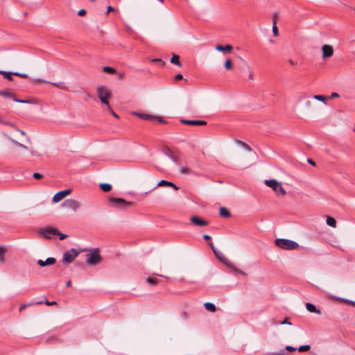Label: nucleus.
I'll return each mask as SVG.
<instances>
[{"label":"nucleus","mask_w":355,"mask_h":355,"mask_svg":"<svg viewBox=\"0 0 355 355\" xmlns=\"http://www.w3.org/2000/svg\"><path fill=\"white\" fill-rule=\"evenodd\" d=\"M265 184L270 187L278 196L283 197L286 194L285 189L283 188L282 184L276 180H266Z\"/></svg>","instance_id":"3"},{"label":"nucleus","mask_w":355,"mask_h":355,"mask_svg":"<svg viewBox=\"0 0 355 355\" xmlns=\"http://www.w3.org/2000/svg\"><path fill=\"white\" fill-rule=\"evenodd\" d=\"M56 262V260L55 258L53 257H49L46 259V261H43V260H38L37 261V263L39 264L40 266L41 267H44L47 265H53Z\"/></svg>","instance_id":"15"},{"label":"nucleus","mask_w":355,"mask_h":355,"mask_svg":"<svg viewBox=\"0 0 355 355\" xmlns=\"http://www.w3.org/2000/svg\"><path fill=\"white\" fill-rule=\"evenodd\" d=\"M279 14L277 12H273L272 13V22L276 21L278 18Z\"/></svg>","instance_id":"50"},{"label":"nucleus","mask_w":355,"mask_h":355,"mask_svg":"<svg viewBox=\"0 0 355 355\" xmlns=\"http://www.w3.org/2000/svg\"><path fill=\"white\" fill-rule=\"evenodd\" d=\"M6 252V248L3 245H0V262L4 261V256Z\"/></svg>","instance_id":"27"},{"label":"nucleus","mask_w":355,"mask_h":355,"mask_svg":"<svg viewBox=\"0 0 355 355\" xmlns=\"http://www.w3.org/2000/svg\"><path fill=\"white\" fill-rule=\"evenodd\" d=\"M275 243L278 248L288 250H295L299 247L297 242L286 239H277Z\"/></svg>","instance_id":"1"},{"label":"nucleus","mask_w":355,"mask_h":355,"mask_svg":"<svg viewBox=\"0 0 355 355\" xmlns=\"http://www.w3.org/2000/svg\"><path fill=\"white\" fill-rule=\"evenodd\" d=\"M269 355H285V352L284 349H281L278 352H272Z\"/></svg>","instance_id":"44"},{"label":"nucleus","mask_w":355,"mask_h":355,"mask_svg":"<svg viewBox=\"0 0 355 355\" xmlns=\"http://www.w3.org/2000/svg\"><path fill=\"white\" fill-rule=\"evenodd\" d=\"M157 186L158 187H162V186L171 187L173 188L176 191L179 189V188L175 184H173V182H169V181H166V180H164L159 181L158 182V184H157Z\"/></svg>","instance_id":"18"},{"label":"nucleus","mask_w":355,"mask_h":355,"mask_svg":"<svg viewBox=\"0 0 355 355\" xmlns=\"http://www.w3.org/2000/svg\"><path fill=\"white\" fill-rule=\"evenodd\" d=\"M272 33L275 36H277L279 35L278 28L277 26L276 21H273Z\"/></svg>","instance_id":"37"},{"label":"nucleus","mask_w":355,"mask_h":355,"mask_svg":"<svg viewBox=\"0 0 355 355\" xmlns=\"http://www.w3.org/2000/svg\"><path fill=\"white\" fill-rule=\"evenodd\" d=\"M306 308L311 313H315L318 314L321 313V311L319 309H318L314 304L310 302H307L306 304Z\"/></svg>","instance_id":"19"},{"label":"nucleus","mask_w":355,"mask_h":355,"mask_svg":"<svg viewBox=\"0 0 355 355\" xmlns=\"http://www.w3.org/2000/svg\"><path fill=\"white\" fill-rule=\"evenodd\" d=\"M230 268H232L236 272H238L240 274H243V275L245 274V272L243 270L234 267V266L233 264H232V267H230Z\"/></svg>","instance_id":"45"},{"label":"nucleus","mask_w":355,"mask_h":355,"mask_svg":"<svg viewBox=\"0 0 355 355\" xmlns=\"http://www.w3.org/2000/svg\"><path fill=\"white\" fill-rule=\"evenodd\" d=\"M108 201L112 205L113 207L119 209H122L125 208V207L133 205L132 202H128L120 198L110 197L108 198Z\"/></svg>","instance_id":"5"},{"label":"nucleus","mask_w":355,"mask_h":355,"mask_svg":"<svg viewBox=\"0 0 355 355\" xmlns=\"http://www.w3.org/2000/svg\"><path fill=\"white\" fill-rule=\"evenodd\" d=\"M0 74L3 75L5 78H6L7 80H8L10 81H12L13 80L12 77V75H13V73L6 72L4 71H0Z\"/></svg>","instance_id":"28"},{"label":"nucleus","mask_w":355,"mask_h":355,"mask_svg":"<svg viewBox=\"0 0 355 355\" xmlns=\"http://www.w3.org/2000/svg\"><path fill=\"white\" fill-rule=\"evenodd\" d=\"M43 303H44L47 306L55 305L57 304V302L55 301L49 302L46 298H45V301L43 302Z\"/></svg>","instance_id":"42"},{"label":"nucleus","mask_w":355,"mask_h":355,"mask_svg":"<svg viewBox=\"0 0 355 355\" xmlns=\"http://www.w3.org/2000/svg\"><path fill=\"white\" fill-rule=\"evenodd\" d=\"M203 239H204L205 240L208 241V240H209V239H211V237H210V236H209L208 234H205V235L203 236Z\"/></svg>","instance_id":"57"},{"label":"nucleus","mask_w":355,"mask_h":355,"mask_svg":"<svg viewBox=\"0 0 355 355\" xmlns=\"http://www.w3.org/2000/svg\"><path fill=\"white\" fill-rule=\"evenodd\" d=\"M289 62H290L291 64H295V63H294V62H293V61H292V60H290V61H289Z\"/></svg>","instance_id":"63"},{"label":"nucleus","mask_w":355,"mask_h":355,"mask_svg":"<svg viewBox=\"0 0 355 355\" xmlns=\"http://www.w3.org/2000/svg\"><path fill=\"white\" fill-rule=\"evenodd\" d=\"M179 59H180L179 55H173L172 56V58H171V62L172 64H174L178 66V67H181L182 64H181V62H180Z\"/></svg>","instance_id":"24"},{"label":"nucleus","mask_w":355,"mask_h":355,"mask_svg":"<svg viewBox=\"0 0 355 355\" xmlns=\"http://www.w3.org/2000/svg\"><path fill=\"white\" fill-rule=\"evenodd\" d=\"M224 67L227 70H231L232 69V60L229 58L227 59L225 62Z\"/></svg>","instance_id":"33"},{"label":"nucleus","mask_w":355,"mask_h":355,"mask_svg":"<svg viewBox=\"0 0 355 355\" xmlns=\"http://www.w3.org/2000/svg\"><path fill=\"white\" fill-rule=\"evenodd\" d=\"M119 76L121 78H123L125 77V73L123 72L120 73Z\"/></svg>","instance_id":"61"},{"label":"nucleus","mask_w":355,"mask_h":355,"mask_svg":"<svg viewBox=\"0 0 355 355\" xmlns=\"http://www.w3.org/2000/svg\"><path fill=\"white\" fill-rule=\"evenodd\" d=\"M328 296H329V298H330V299L336 300L339 301V302H345V303L350 304H352L353 306H355V302H354V301H351V300L345 299V298L337 297V296L333 295L331 294H329Z\"/></svg>","instance_id":"16"},{"label":"nucleus","mask_w":355,"mask_h":355,"mask_svg":"<svg viewBox=\"0 0 355 355\" xmlns=\"http://www.w3.org/2000/svg\"><path fill=\"white\" fill-rule=\"evenodd\" d=\"M103 71L105 72V73H110V74H112V73H116V70L115 69L111 67H109V66H105L103 68Z\"/></svg>","instance_id":"30"},{"label":"nucleus","mask_w":355,"mask_h":355,"mask_svg":"<svg viewBox=\"0 0 355 355\" xmlns=\"http://www.w3.org/2000/svg\"><path fill=\"white\" fill-rule=\"evenodd\" d=\"M106 110H108L114 117L119 118V116L113 111V110L111 108L110 106V109H106Z\"/></svg>","instance_id":"51"},{"label":"nucleus","mask_w":355,"mask_h":355,"mask_svg":"<svg viewBox=\"0 0 355 355\" xmlns=\"http://www.w3.org/2000/svg\"><path fill=\"white\" fill-rule=\"evenodd\" d=\"M53 86L63 89V90H67V87L66 86L65 83L63 82H58V83H51Z\"/></svg>","instance_id":"26"},{"label":"nucleus","mask_w":355,"mask_h":355,"mask_svg":"<svg viewBox=\"0 0 355 355\" xmlns=\"http://www.w3.org/2000/svg\"><path fill=\"white\" fill-rule=\"evenodd\" d=\"M191 222L196 225V226H198V227H202V226H206L209 224V222L207 220H205L198 216H192L191 218Z\"/></svg>","instance_id":"12"},{"label":"nucleus","mask_w":355,"mask_h":355,"mask_svg":"<svg viewBox=\"0 0 355 355\" xmlns=\"http://www.w3.org/2000/svg\"><path fill=\"white\" fill-rule=\"evenodd\" d=\"M322 58L324 59L330 58L334 54V49L333 46L329 44H324L322 47Z\"/></svg>","instance_id":"11"},{"label":"nucleus","mask_w":355,"mask_h":355,"mask_svg":"<svg viewBox=\"0 0 355 355\" xmlns=\"http://www.w3.org/2000/svg\"><path fill=\"white\" fill-rule=\"evenodd\" d=\"M338 97H339V94L338 93H336V92L331 93V98H338Z\"/></svg>","instance_id":"54"},{"label":"nucleus","mask_w":355,"mask_h":355,"mask_svg":"<svg viewBox=\"0 0 355 355\" xmlns=\"http://www.w3.org/2000/svg\"><path fill=\"white\" fill-rule=\"evenodd\" d=\"M14 101L15 102H17V103H29V101H26V100H20V99H18L17 98V97L15 96V98H14Z\"/></svg>","instance_id":"46"},{"label":"nucleus","mask_w":355,"mask_h":355,"mask_svg":"<svg viewBox=\"0 0 355 355\" xmlns=\"http://www.w3.org/2000/svg\"><path fill=\"white\" fill-rule=\"evenodd\" d=\"M62 206L66 209H71L73 211H76L78 209H80L81 204L76 200L67 199L63 202Z\"/></svg>","instance_id":"7"},{"label":"nucleus","mask_w":355,"mask_h":355,"mask_svg":"<svg viewBox=\"0 0 355 355\" xmlns=\"http://www.w3.org/2000/svg\"><path fill=\"white\" fill-rule=\"evenodd\" d=\"M0 96H3L4 98H10L13 101L15 97V94L8 89L3 90V91L0 90Z\"/></svg>","instance_id":"17"},{"label":"nucleus","mask_w":355,"mask_h":355,"mask_svg":"<svg viewBox=\"0 0 355 355\" xmlns=\"http://www.w3.org/2000/svg\"><path fill=\"white\" fill-rule=\"evenodd\" d=\"M175 80H182L183 79V76L181 73H178L175 76Z\"/></svg>","instance_id":"53"},{"label":"nucleus","mask_w":355,"mask_h":355,"mask_svg":"<svg viewBox=\"0 0 355 355\" xmlns=\"http://www.w3.org/2000/svg\"><path fill=\"white\" fill-rule=\"evenodd\" d=\"M285 349L288 351V352H294L295 350H297V348L296 347H293L292 346H290V345H287L286 346Z\"/></svg>","instance_id":"47"},{"label":"nucleus","mask_w":355,"mask_h":355,"mask_svg":"<svg viewBox=\"0 0 355 355\" xmlns=\"http://www.w3.org/2000/svg\"><path fill=\"white\" fill-rule=\"evenodd\" d=\"M220 215L224 218H229L230 216V212L225 207L220 208Z\"/></svg>","instance_id":"22"},{"label":"nucleus","mask_w":355,"mask_h":355,"mask_svg":"<svg viewBox=\"0 0 355 355\" xmlns=\"http://www.w3.org/2000/svg\"><path fill=\"white\" fill-rule=\"evenodd\" d=\"M180 172L182 174H190L191 173V170L187 166H182L180 167Z\"/></svg>","instance_id":"34"},{"label":"nucleus","mask_w":355,"mask_h":355,"mask_svg":"<svg viewBox=\"0 0 355 355\" xmlns=\"http://www.w3.org/2000/svg\"><path fill=\"white\" fill-rule=\"evenodd\" d=\"M311 348L310 345H302L300 347L297 348V350L299 352H306L309 350Z\"/></svg>","instance_id":"36"},{"label":"nucleus","mask_w":355,"mask_h":355,"mask_svg":"<svg viewBox=\"0 0 355 355\" xmlns=\"http://www.w3.org/2000/svg\"><path fill=\"white\" fill-rule=\"evenodd\" d=\"M97 93L101 102L105 105L106 109H110L109 99L111 96L110 91L101 85L97 87Z\"/></svg>","instance_id":"2"},{"label":"nucleus","mask_w":355,"mask_h":355,"mask_svg":"<svg viewBox=\"0 0 355 355\" xmlns=\"http://www.w3.org/2000/svg\"><path fill=\"white\" fill-rule=\"evenodd\" d=\"M160 3H164V0H158Z\"/></svg>","instance_id":"64"},{"label":"nucleus","mask_w":355,"mask_h":355,"mask_svg":"<svg viewBox=\"0 0 355 355\" xmlns=\"http://www.w3.org/2000/svg\"><path fill=\"white\" fill-rule=\"evenodd\" d=\"M204 306L206 310H207L208 311L214 313L216 311V306L211 302H205L204 304Z\"/></svg>","instance_id":"21"},{"label":"nucleus","mask_w":355,"mask_h":355,"mask_svg":"<svg viewBox=\"0 0 355 355\" xmlns=\"http://www.w3.org/2000/svg\"><path fill=\"white\" fill-rule=\"evenodd\" d=\"M146 282L148 284H151V285H156L158 284L159 282V280L157 278H154V277H147L146 278Z\"/></svg>","instance_id":"31"},{"label":"nucleus","mask_w":355,"mask_h":355,"mask_svg":"<svg viewBox=\"0 0 355 355\" xmlns=\"http://www.w3.org/2000/svg\"><path fill=\"white\" fill-rule=\"evenodd\" d=\"M180 122L183 124L191 125H205L207 124V121H202V120L181 119Z\"/></svg>","instance_id":"13"},{"label":"nucleus","mask_w":355,"mask_h":355,"mask_svg":"<svg viewBox=\"0 0 355 355\" xmlns=\"http://www.w3.org/2000/svg\"><path fill=\"white\" fill-rule=\"evenodd\" d=\"M71 192V189H66L61 191L58 192L53 197V202H58L67 196L69 195Z\"/></svg>","instance_id":"10"},{"label":"nucleus","mask_w":355,"mask_h":355,"mask_svg":"<svg viewBox=\"0 0 355 355\" xmlns=\"http://www.w3.org/2000/svg\"><path fill=\"white\" fill-rule=\"evenodd\" d=\"M33 177L35 179L40 180L43 178V175L39 173H34L33 175Z\"/></svg>","instance_id":"43"},{"label":"nucleus","mask_w":355,"mask_h":355,"mask_svg":"<svg viewBox=\"0 0 355 355\" xmlns=\"http://www.w3.org/2000/svg\"><path fill=\"white\" fill-rule=\"evenodd\" d=\"M313 98L318 101H322V102H324L325 103V101H326V98L325 96H322V95H315L313 96Z\"/></svg>","instance_id":"38"},{"label":"nucleus","mask_w":355,"mask_h":355,"mask_svg":"<svg viewBox=\"0 0 355 355\" xmlns=\"http://www.w3.org/2000/svg\"><path fill=\"white\" fill-rule=\"evenodd\" d=\"M236 142H237V144L241 145L242 147H243L247 150L252 151V148L248 144H247L246 143H245V142H243L242 141H240V140H238Z\"/></svg>","instance_id":"32"},{"label":"nucleus","mask_w":355,"mask_h":355,"mask_svg":"<svg viewBox=\"0 0 355 355\" xmlns=\"http://www.w3.org/2000/svg\"><path fill=\"white\" fill-rule=\"evenodd\" d=\"M34 82L37 83H46V80H42V79H37V80H35Z\"/></svg>","instance_id":"55"},{"label":"nucleus","mask_w":355,"mask_h":355,"mask_svg":"<svg viewBox=\"0 0 355 355\" xmlns=\"http://www.w3.org/2000/svg\"><path fill=\"white\" fill-rule=\"evenodd\" d=\"M12 143L14 145L17 146H19V147H21V148H24V149H27V148H28L26 146H24V145H23V144H21L19 143L18 141H15V140H14V139H12Z\"/></svg>","instance_id":"39"},{"label":"nucleus","mask_w":355,"mask_h":355,"mask_svg":"<svg viewBox=\"0 0 355 355\" xmlns=\"http://www.w3.org/2000/svg\"><path fill=\"white\" fill-rule=\"evenodd\" d=\"M71 281H68V282H67V283H66V286H71Z\"/></svg>","instance_id":"62"},{"label":"nucleus","mask_w":355,"mask_h":355,"mask_svg":"<svg viewBox=\"0 0 355 355\" xmlns=\"http://www.w3.org/2000/svg\"><path fill=\"white\" fill-rule=\"evenodd\" d=\"M249 78L251 79L252 80H254V76H253V73L252 72H250V74H249Z\"/></svg>","instance_id":"59"},{"label":"nucleus","mask_w":355,"mask_h":355,"mask_svg":"<svg viewBox=\"0 0 355 355\" xmlns=\"http://www.w3.org/2000/svg\"><path fill=\"white\" fill-rule=\"evenodd\" d=\"M99 186L104 192H108L112 189V185L108 183H101Z\"/></svg>","instance_id":"25"},{"label":"nucleus","mask_w":355,"mask_h":355,"mask_svg":"<svg viewBox=\"0 0 355 355\" xmlns=\"http://www.w3.org/2000/svg\"><path fill=\"white\" fill-rule=\"evenodd\" d=\"M102 261L101 257L99 255V250L95 248L86 256V262L89 266H94L99 264Z\"/></svg>","instance_id":"4"},{"label":"nucleus","mask_w":355,"mask_h":355,"mask_svg":"<svg viewBox=\"0 0 355 355\" xmlns=\"http://www.w3.org/2000/svg\"><path fill=\"white\" fill-rule=\"evenodd\" d=\"M326 223L329 226H331L332 227H336V221L335 218H334L333 217L327 216Z\"/></svg>","instance_id":"23"},{"label":"nucleus","mask_w":355,"mask_h":355,"mask_svg":"<svg viewBox=\"0 0 355 355\" xmlns=\"http://www.w3.org/2000/svg\"><path fill=\"white\" fill-rule=\"evenodd\" d=\"M13 75L17 76H19V77H21L24 78H26L28 77V75L26 73H19V72H14Z\"/></svg>","instance_id":"40"},{"label":"nucleus","mask_w":355,"mask_h":355,"mask_svg":"<svg viewBox=\"0 0 355 355\" xmlns=\"http://www.w3.org/2000/svg\"><path fill=\"white\" fill-rule=\"evenodd\" d=\"M83 250H77L74 248L66 252L63 255L62 262L64 263H71Z\"/></svg>","instance_id":"6"},{"label":"nucleus","mask_w":355,"mask_h":355,"mask_svg":"<svg viewBox=\"0 0 355 355\" xmlns=\"http://www.w3.org/2000/svg\"><path fill=\"white\" fill-rule=\"evenodd\" d=\"M56 235H58L59 236V239L60 240H63L64 239H66L67 237V234H64L62 233H60L58 232V234H57Z\"/></svg>","instance_id":"48"},{"label":"nucleus","mask_w":355,"mask_h":355,"mask_svg":"<svg viewBox=\"0 0 355 355\" xmlns=\"http://www.w3.org/2000/svg\"><path fill=\"white\" fill-rule=\"evenodd\" d=\"M152 62L159 63L161 65H164V64H165V62L159 58H154L152 60Z\"/></svg>","instance_id":"41"},{"label":"nucleus","mask_w":355,"mask_h":355,"mask_svg":"<svg viewBox=\"0 0 355 355\" xmlns=\"http://www.w3.org/2000/svg\"><path fill=\"white\" fill-rule=\"evenodd\" d=\"M86 14V10L85 9H81L78 12V15L79 16H84Z\"/></svg>","instance_id":"52"},{"label":"nucleus","mask_w":355,"mask_h":355,"mask_svg":"<svg viewBox=\"0 0 355 355\" xmlns=\"http://www.w3.org/2000/svg\"><path fill=\"white\" fill-rule=\"evenodd\" d=\"M43 304V301H38V302H33V303H30V304H23L21 305L20 308H19V312L22 311L24 309H26L28 306H31V305H33V304Z\"/></svg>","instance_id":"29"},{"label":"nucleus","mask_w":355,"mask_h":355,"mask_svg":"<svg viewBox=\"0 0 355 355\" xmlns=\"http://www.w3.org/2000/svg\"><path fill=\"white\" fill-rule=\"evenodd\" d=\"M135 114L137 116H138L139 118H141L142 119H144L146 121H155V120H158L161 123L164 122V121L162 120V119L161 117H158V116H153V115H150V114H138V113H136Z\"/></svg>","instance_id":"14"},{"label":"nucleus","mask_w":355,"mask_h":355,"mask_svg":"<svg viewBox=\"0 0 355 355\" xmlns=\"http://www.w3.org/2000/svg\"><path fill=\"white\" fill-rule=\"evenodd\" d=\"M113 10H114V8L113 7H112L110 6H107V12H110L113 11Z\"/></svg>","instance_id":"56"},{"label":"nucleus","mask_w":355,"mask_h":355,"mask_svg":"<svg viewBox=\"0 0 355 355\" xmlns=\"http://www.w3.org/2000/svg\"><path fill=\"white\" fill-rule=\"evenodd\" d=\"M308 162H309L310 164H311L312 166H315V162H314V161H313L312 159H308Z\"/></svg>","instance_id":"58"},{"label":"nucleus","mask_w":355,"mask_h":355,"mask_svg":"<svg viewBox=\"0 0 355 355\" xmlns=\"http://www.w3.org/2000/svg\"><path fill=\"white\" fill-rule=\"evenodd\" d=\"M0 123H2V124L6 125H9V126H11V127H14L15 126V124L13 123L3 120V117H1V116H0Z\"/></svg>","instance_id":"35"},{"label":"nucleus","mask_w":355,"mask_h":355,"mask_svg":"<svg viewBox=\"0 0 355 355\" xmlns=\"http://www.w3.org/2000/svg\"><path fill=\"white\" fill-rule=\"evenodd\" d=\"M282 324H289L291 325V323L288 321V318H285L284 320L281 322Z\"/></svg>","instance_id":"49"},{"label":"nucleus","mask_w":355,"mask_h":355,"mask_svg":"<svg viewBox=\"0 0 355 355\" xmlns=\"http://www.w3.org/2000/svg\"><path fill=\"white\" fill-rule=\"evenodd\" d=\"M16 130H17V131L19 132L21 135H25L24 131L19 130V129H16Z\"/></svg>","instance_id":"60"},{"label":"nucleus","mask_w":355,"mask_h":355,"mask_svg":"<svg viewBox=\"0 0 355 355\" xmlns=\"http://www.w3.org/2000/svg\"><path fill=\"white\" fill-rule=\"evenodd\" d=\"M233 47L230 44H227L225 46L217 45L216 46V50L218 51H231Z\"/></svg>","instance_id":"20"},{"label":"nucleus","mask_w":355,"mask_h":355,"mask_svg":"<svg viewBox=\"0 0 355 355\" xmlns=\"http://www.w3.org/2000/svg\"><path fill=\"white\" fill-rule=\"evenodd\" d=\"M39 232L44 235L45 238L51 239L53 236L58 234V230L54 227H45L40 230Z\"/></svg>","instance_id":"8"},{"label":"nucleus","mask_w":355,"mask_h":355,"mask_svg":"<svg viewBox=\"0 0 355 355\" xmlns=\"http://www.w3.org/2000/svg\"><path fill=\"white\" fill-rule=\"evenodd\" d=\"M209 246L211 248L213 252H214V254H216V256L221 261H223V263H225L227 266H228L229 267H232V263H231L229 260L227 259V257L221 252H219V251H217L214 246V244L212 243H209Z\"/></svg>","instance_id":"9"}]
</instances>
